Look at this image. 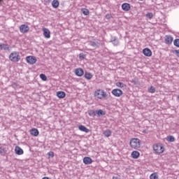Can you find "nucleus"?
Here are the masks:
<instances>
[{
  "label": "nucleus",
  "mask_w": 179,
  "mask_h": 179,
  "mask_svg": "<svg viewBox=\"0 0 179 179\" xmlns=\"http://www.w3.org/2000/svg\"><path fill=\"white\" fill-rule=\"evenodd\" d=\"M9 59L11 62H19L20 61V55H19V52H13L9 55Z\"/></svg>",
  "instance_id": "1"
},
{
  "label": "nucleus",
  "mask_w": 179,
  "mask_h": 179,
  "mask_svg": "<svg viewBox=\"0 0 179 179\" xmlns=\"http://www.w3.org/2000/svg\"><path fill=\"white\" fill-rule=\"evenodd\" d=\"M129 144L133 149H139L141 148V140L138 138H131Z\"/></svg>",
  "instance_id": "2"
},
{
  "label": "nucleus",
  "mask_w": 179,
  "mask_h": 179,
  "mask_svg": "<svg viewBox=\"0 0 179 179\" xmlns=\"http://www.w3.org/2000/svg\"><path fill=\"white\" fill-rule=\"evenodd\" d=\"M94 96L97 99H106L107 97V93H106L103 90H97L94 92Z\"/></svg>",
  "instance_id": "3"
},
{
  "label": "nucleus",
  "mask_w": 179,
  "mask_h": 179,
  "mask_svg": "<svg viewBox=\"0 0 179 179\" xmlns=\"http://www.w3.org/2000/svg\"><path fill=\"white\" fill-rule=\"evenodd\" d=\"M153 150L155 151V153L160 155L164 152V147L160 144H155L153 145Z\"/></svg>",
  "instance_id": "4"
},
{
  "label": "nucleus",
  "mask_w": 179,
  "mask_h": 179,
  "mask_svg": "<svg viewBox=\"0 0 179 179\" xmlns=\"http://www.w3.org/2000/svg\"><path fill=\"white\" fill-rule=\"evenodd\" d=\"M27 62L30 65H34L37 62V58L34 56H28L27 57Z\"/></svg>",
  "instance_id": "5"
},
{
  "label": "nucleus",
  "mask_w": 179,
  "mask_h": 179,
  "mask_svg": "<svg viewBox=\"0 0 179 179\" xmlns=\"http://www.w3.org/2000/svg\"><path fill=\"white\" fill-rule=\"evenodd\" d=\"M112 94L115 96V97H121L122 96V90L120 89H114L111 92Z\"/></svg>",
  "instance_id": "6"
},
{
  "label": "nucleus",
  "mask_w": 179,
  "mask_h": 179,
  "mask_svg": "<svg viewBox=\"0 0 179 179\" xmlns=\"http://www.w3.org/2000/svg\"><path fill=\"white\" fill-rule=\"evenodd\" d=\"M29 30H30V28L26 24H22L20 27V31H21V33H27Z\"/></svg>",
  "instance_id": "7"
},
{
  "label": "nucleus",
  "mask_w": 179,
  "mask_h": 179,
  "mask_svg": "<svg viewBox=\"0 0 179 179\" xmlns=\"http://www.w3.org/2000/svg\"><path fill=\"white\" fill-rule=\"evenodd\" d=\"M43 31L45 38H50V37H51V31H50V29L43 28Z\"/></svg>",
  "instance_id": "8"
},
{
  "label": "nucleus",
  "mask_w": 179,
  "mask_h": 179,
  "mask_svg": "<svg viewBox=\"0 0 179 179\" xmlns=\"http://www.w3.org/2000/svg\"><path fill=\"white\" fill-rule=\"evenodd\" d=\"M173 40H174V38H173V36H170V35H166V36H165V43H166L168 45H170V44H172Z\"/></svg>",
  "instance_id": "9"
},
{
  "label": "nucleus",
  "mask_w": 179,
  "mask_h": 179,
  "mask_svg": "<svg viewBox=\"0 0 179 179\" xmlns=\"http://www.w3.org/2000/svg\"><path fill=\"white\" fill-rule=\"evenodd\" d=\"M84 164H92L93 163V159L90 157H85L83 160Z\"/></svg>",
  "instance_id": "10"
},
{
  "label": "nucleus",
  "mask_w": 179,
  "mask_h": 179,
  "mask_svg": "<svg viewBox=\"0 0 179 179\" xmlns=\"http://www.w3.org/2000/svg\"><path fill=\"white\" fill-rule=\"evenodd\" d=\"M122 9L124 10V12H128L131 9V4L128 3H124L122 5Z\"/></svg>",
  "instance_id": "11"
},
{
  "label": "nucleus",
  "mask_w": 179,
  "mask_h": 179,
  "mask_svg": "<svg viewBox=\"0 0 179 179\" xmlns=\"http://www.w3.org/2000/svg\"><path fill=\"white\" fill-rule=\"evenodd\" d=\"M143 54H144V55L145 57H152V50H150V49L146 48L143 50Z\"/></svg>",
  "instance_id": "12"
},
{
  "label": "nucleus",
  "mask_w": 179,
  "mask_h": 179,
  "mask_svg": "<svg viewBox=\"0 0 179 179\" xmlns=\"http://www.w3.org/2000/svg\"><path fill=\"white\" fill-rule=\"evenodd\" d=\"M75 73L76 76H83V74L85 73V71L83 69L78 68L75 70Z\"/></svg>",
  "instance_id": "13"
},
{
  "label": "nucleus",
  "mask_w": 179,
  "mask_h": 179,
  "mask_svg": "<svg viewBox=\"0 0 179 179\" xmlns=\"http://www.w3.org/2000/svg\"><path fill=\"white\" fill-rule=\"evenodd\" d=\"M15 152L16 155H18V156H20L24 153L23 149H22V148L17 145L15 148Z\"/></svg>",
  "instance_id": "14"
},
{
  "label": "nucleus",
  "mask_w": 179,
  "mask_h": 179,
  "mask_svg": "<svg viewBox=\"0 0 179 179\" xmlns=\"http://www.w3.org/2000/svg\"><path fill=\"white\" fill-rule=\"evenodd\" d=\"M110 43L113 44V45H118L120 44V41H118V38L115 36H112L110 39Z\"/></svg>",
  "instance_id": "15"
},
{
  "label": "nucleus",
  "mask_w": 179,
  "mask_h": 179,
  "mask_svg": "<svg viewBox=\"0 0 179 179\" xmlns=\"http://www.w3.org/2000/svg\"><path fill=\"white\" fill-rule=\"evenodd\" d=\"M30 134L32 135V136H38L40 132L38 131V129L34 128L30 130Z\"/></svg>",
  "instance_id": "16"
},
{
  "label": "nucleus",
  "mask_w": 179,
  "mask_h": 179,
  "mask_svg": "<svg viewBox=\"0 0 179 179\" xmlns=\"http://www.w3.org/2000/svg\"><path fill=\"white\" fill-rule=\"evenodd\" d=\"M57 96L59 99H64L66 94L64 91H59L57 92Z\"/></svg>",
  "instance_id": "17"
},
{
  "label": "nucleus",
  "mask_w": 179,
  "mask_h": 179,
  "mask_svg": "<svg viewBox=\"0 0 179 179\" xmlns=\"http://www.w3.org/2000/svg\"><path fill=\"white\" fill-rule=\"evenodd\" d=\"M139 156H141V154L138 151H133L131 152V157L133 159H138Z\"/></svg>",
  "instance_id": "18"
},
{
  "label": "nucleus",
  "mask_w": 179,
  "mask_h": 179,
  "mask_svg": "<svg viewBox=\"0 0 179 179\" xmlns=\"http://www.w3.org/2000/svg\"><path fill=\"white\" fill-rule=\"evenodd\" d=\"M52 6L55 9H57L59 6V1L58 0H53L52 1Z\"/></svg>",
  "instance_id": "19"
},
{
  "label": "nucleus",
  "mask_w": 179,
  "mask_h": 179,
  "mask_svg": "<svg viewBox=\"0 0 179 179\" xmlns=\"http://www.w3.org/2000/svg\"><path fill=\"white\" fill-rule=\"evenodd\" d=\"M78 129L82 131V132H86V134H87L90 131L89 129H87V127L83 125H80L78 127Z\"/></svg>",
  "instance_id": "20"
},
{
  "label": "nucleus",
  "mask_w": 179,
  "mask_h": 179,
  "mask_svg": "<svg viewBox=\"0 0 179 179\" xmlns=\"http://www.w3.org/2000/svg\"><path fill=\"white\" fill-rule=\"evenodd\" d=\"M111 130L110 129H106V131H103V135L104 136H106V138H109V136H111Z\"/></svg>",
  "instance_id": "21"
},
{
  "label": "nucleus",
  "mask_w": 179,
  "mask_h": 179,
  "mask_svg": "<svg viewBox=\"0 0 179 179\" xmlns=\"http://www.w3.org/2000/svg\"><path fill=\"white\" fill-rule=\"evenodd\" d=\"M85 79H87V80H90V79H92V78H93V75L91 73L86 72L85 73Z\"/></svg>",
  "instance_id": "22"
},
{
  "label": "nucleus",
  "mask_w": 179,
  "mask_h": 179,
  "mask_svg": "<svg viewBox=\"0 0 179 179\" xmlns=\"http://www.w3.org/2000/svg\"><path fill=\"white\" fill-rule=\"evenodd\" d=\"M116 86L117 87H120L121 89H124V87H127V85L122 82L116 83Z\"/></svg>",
  "instance_id": "23"
},
{
  "label": "nucleus",
  "mask_w": 179,
  "mask_h": 179,
  "mask_svg": "<svg viewBox=\"0 0 179 179\" xmlns=\"http://www.w3.org/2000/svg\"><path fill=\"white\" fill-rule=\"evenodd\" d=\"M9 45L5 44V43H1V50H7L9 51Z\"/></svg>",
  "instance_id": "24"
},
{
  "label": "nucleus",
  "mask_w": 179,
  "mask_h": 179,
  "mask_svg": "<svg viewBox=\"0 0 179 179\" xmlns=\"http://www.w3.org/2000/svg\"><path fill=\"white\" fill-rule=\"evenodd\" d=\"M96 114H97V115H99V117H101V115H106V112H104L101 109H99V110H97Z\"/></svg>",
  "instance_id": "25"
},
{
  "label": "nucleus",
  "mask_w": 179,
  "mask_h": 179,
  "mask_svg": "<svg viewBox=\"0 0 179 179\" xmlns=\"http://www.w3.org/2000/svg\"><path fill=\"white\" fill-rule=\"evenodd\" d=\"M166 141H168V142H174L176 141V138L173 136H168L166 138Z\"/></svg>",
  "instance_id": "26"
},
{
  "label": "nucleus",
  "mask_w": 179,
  "mask_h": 179,
  "mask_svg": "<svg viewBox=\"0 0 179 179\" xmlns=\"http://www.w3.org/2000/svg\"><path fill=\"white\" fill-rule=\"evenodd\" d=\"M150 179H159V176H157V173H152V174L150 176Z\"/></svg>",
  "instance_id": "27"
},
{
  "label": "nucleus",
  "mask_w": 179,
  "mask_h": 179,
  "mask_svg": "<svg viewBox=\"0 0 179 179\" xmlns=\"http://www.w3.org/2000/svg\"><path fill=\"white\" fill-rule=\"evenodd\" d=\"M173 45H175V47L179 48V38H176L173 41Z\"/></svg>",
  "instance_id": "28"
},
{
  "label": "nucleus",
  "mask_w": 179,
  "mask_h": 179,
  "mask_svg": "<svg viewBox=\"0 0 179 179\" xmlns=\"http://www.w3.org/2000/svg\"><path fill=\"white\" fill-rule=\"evenodd\" d=\"M148 92H149V93H155L156 92V88H155V87H153V86H151L148 89Z\"/></svg>",
  "instance_id": "29"
},
{
  "label": "nucleus",
  "mask_w": 179,
  "mask_h": 179,
  "mask_svg": "<svg viewBox=\"0 0 179 179\" xmlns=\"http://www.w3.org/2000/svg\"><path fill=\"white\" fill-rule=\"evenodd\" d=\"M82 12L85 16H87L90 13V11L87 8L82 9Z\"/></svg>",
  "instance_id": "30"
},
{
  "label": "nucleus",
  "mask_w": 179,
  "mask_h": 179,
  "mask_svg": "<svg viewBox=\"0 0 179 179\" xmlns=\"http://www.w3.org/2000/svg\"><path fill=\"white\" fill-rule=\"evenodd\" d=\"M40 78H41V79H42L44 81L47 80V76H45V74H44V73H41Z\"/></svg>",
  "instance_id": "31"
},
{
  "label": "nucleus",
  "mask_w": 179,
  "mask_h": 179,
  "mask_svg": "<svg viewBox=\"0 0 179 179\" xmlns=\"http://www.w3.org/2000/svg\"><path fill=\"white\" fill-rule=\"evenodd\" d=\"M145 16H146V17H148V19H152L153 18V13H148Z\"/></svg>",
  "instance_id": "32"
},
{
  "label": "nucleus",
  "mask_w": 179,
  "mask_h": 179,
  "mask_svg": "<svg viewBox=\"0 0 179 179\" xmlns=\"http://www.w3.org/2000/svg\"><path fill=\"white\" fill-rule=\"evenodd\" d=\"M90 44V45H92V47H94L95 48H97V47H99V45H97V43L96 42L91 41Z\"/></svg>",
  "instance_id": "33"
},
{
  "label": "nucleus",
  "mask_w": 179,
  "mask_h": 179,
  "mask_svg": "<svg viewBox=\"0 0 179 179\" xmlns=\"http://www.w3.org/2000/svg\"><path fill=\"white\" fill-rule=\"evenodd\" d=\"M89 115H90V117H94V115H96V113L93 110H90L89 111Z\"/></svg>",
  "instance_id": "34"
},
{
  "label": "nucleus",
  "mask_w": 179,
  "mask_h": 179,
  "mask_svg": "<svg viewBox=\"0 0 179 179\" xmlns=\"http://www.w3.org/2000/svg\"><path fill=\"white\" fill-rule=\"evenodd\" d=\"M173 53L176 55V57H179V49L173 50Z\"/></svg>",
  "instance_id": "35"
},
{
  "label": "nucleus",
  "mask_w": 179,
  "mask_h": 179,
  "mask_svg": "<svg viewBox=\"0 0 179 179\" xmlns=\"http://www.w3.org/2000/svg\"><path fill=\"white\" fill-rule=\"evenodd\" d=\"M85 57H86V55H85V54H83V53H80V55H79L80 59H85Z\"/></svg>",
  "instance_id": "36"
},
{
  "label": "nucleus",
  "mask_w": 179,
  "mask_h": 179,
  "mask_svg": "<svg viewBox=\"0 0 179 179\" xmlns=\"http://www.w3.org/2000/svg\"><path fill=\"white\" fill-rule=\"evenodd\" d=\"M48 155L50 157H54V152L50 151L48 153Z\"/></svg>",
  "instance_id": "37"
},
{
  "label": "nucleus",
  "mask_w": 179,
  "mask_h": 179,
  "mask_svg": "<svg viewBox=\"0 0 179 179\" xmlns=\"http://www.w3.org/2000/svg\"><path fill=\"white\" fill-rule=\"evenodd\" d=\"M106 19H111V14H106Z\"/></svg>",
  "instance_id": "38"
},
{
  "label": "nucleus",
  "mask_w": 179,
  "mask_h": 179,
  "mask_svg": "<svg viewBox=\"0 0 179 179\" xmlns=\"http://www.w3.org/2000/svg\"><path fill=\"white\" fill-rule=\"evenodd\" d=\"M113 179H121V178L120 176H113Z\"/></svg>",
  "instance_id": "39"
},
{
  "label": "nucleus",
  "mask_w": 179,
  "mask_h": 179,
  "mask_svg": "<svg viewBox=\"0 0 179 179\" xmlns=\"http://www.w3.org/2000/svg\"><path fill=\"white\" fill-rule=\"evenodd\" d=\"M4 150L2 148H0V153H3Z\"/></svg>",
  "instance_id": "40"
},
{
  "label": "nucleus",
  "mask_w": 179,
  "mask_h": 179,
  "mask_svg": "<svg viewBox=\"0 0 179 179\" xmlns=\"http://www.w3.org/2000/svg\"><path fill=\"white\" fill-rule=\"evenodd\" d=\"M3 2V0H0V5H2Z\"/></svg>",
  "instance_id": "41"
},
{
  "label": "nucleus",
  "mask_w": 179,
  "mask_h": 179,
  "mask_svg": "<svg viewBox=\"0 0 179 179\" xmlns=\"http://www.w3.org/2000/svg\"><path fill=\"white\" fill-rule=\"evenodd\" d=\"M0 50H2V43H0Z\"/></svg>",
  "instance_id": "42"
},
{
  "label": "nucleus",
  "mask_w": 179,
  "mask_h": 179,
  "mask_svg": "<svg viewBox=\"0 0 179 179\" xmlns=\"http://www.w3.org/2000/svg\"><path fill=\"white\" fill-rule=\"evenodd\" d=\"M43 179H50V178L44 177Z\"/></svg>",
  "instance_id": "43"
},
{
  "label": "nucleus",
  "mask_w": 179,
  "mask_h": 179,
  "mask_svg": "<svg viewBox=\"0 0 179 179\" xmlns=\"http://www.w3.org/2000/svg\"><path fill=\"white\" fill-rule=\"evenodd\" d=\"M132 83H136V82H135V80H132Z\"/></svg>",
  "instance_id": "44"
},
{
  "label": "nucleus",
  "mask_w": 179,
  "mask_h": 179,
  "mask_svg": "<svg viewBox=\"0 0 179 179\" xmlns=\"http://www.w3.org/2000/svg\"><path fill=\"white\" fill-rule=\"evenodd\" d=\"M178 101H179V96H178Z\"/></svg>",
  "instance_id": "45"
},
{
  "label": "nucleus",
  "mask_w": 179,
  "mask_h": 179,
  "mask_svg": "<svg viewBox=\"0 0 179 179\" xmlns=\"http://www.w3.org/2000/svg\"><path fill=\"white\" fill-rule=\"evenodd\" d=\"M139 1H143V0H139Z\"/></svg>",
  "instance_id": "46"
}]
</instances>
